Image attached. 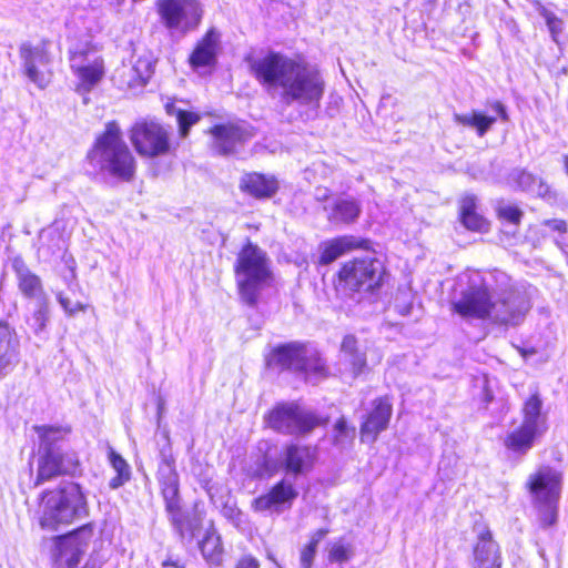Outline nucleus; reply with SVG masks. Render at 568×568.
<instances>
[{
    "label": "nucleus",
    "mask_w": 568,
    "mask_h": 568,
    "mask_svg": "<svg viewBox=\"0 0 568 568\" xmlns=\"http://www.w3.org/2000/svg\"><path fill=\"white\" fill-rule=\"evenodd\" d=\"M392 412V403L388 397L376 399L373 410L361 427L362 440L374 442L377 435L387 428Z\"/></svg>",
    "instance_id": "nucleus-21"
},
{
    "label": "nucleus",
    "mask_w": 568,
    "mask_h": 568,
    "mask_svg": "<svg viewBox=\"0 0 568 568\" xmlns=\"http://www.w3.org/2000/svg\"><path fill=\"white\" fill-rule=\"evenodd\" d=\"M516 183L520 189L528 192H541L542 184L540 180L534 176L531 173L526 171H519L516 173Z\"/></svg>",
    "instance_id": "nucleus-43"
},
{
    "label": "nucleus",
    "mask_w": 568,
    "mask_h": 568,
    "mask_svg": "<svg viewBox=\"0 0 568 568\" xmlns=\"http://www.w3.org/2000/svg\"><path fill=\"white\" fill-rule=\"evenodd\" d=\"M368 242L353 235H344L323 242L320 246V263L328 265L342 255L356 248H367Z\"/></svg>",
    "instance_id": "nucleus-24"
},
{
    "label": "nucleus",
    "mask_w": 568,
    "mask_h": 568,
    "mask_svg": "<svg viewBox=\"0 0 568 568\" xmlns=\"http://www.w3.org/2000/svg\"><path fill=\"white\" fill-rule=\"evenodd\" d=\"M297 496L298 491L294 485L286 479H282L267 494L255 498L252 507L255 511L280 514L284 509L290 508Z\"/></svg>",
    "instance_id": "nucleus-17"
},
{
    "label": "nucleus",
    "mask_w": 568,
    "mask_h": 568,
    "mask_svg": "<svg viewBox=\"0 0 568 568\" xmlns=\"http://www.w3.org/2000/svg\"><path fill=\"white\" fill-rule=\"evenodd\" d=\"M223 514L225 517L230 518L234 523H237L240 520V517L242 516V513L239 508L229 505H225V507L223 508Z\"/></svg>",
    "instance_id": "nucleus-50"
},
{
    "label": "nucleus",
    "mask_w": 568,
    "mask_h": 568,
    "mask_svg": "<svg viewBox=\"0 0 568 568\" xmlns=\"http://www.w3.org/2000/svg\"><path fill=\"white\" fill-rule=\"evenodd\" d=\"M168 112L176 114V119L179 122L180 134L182 138H185L189 134L190 128L200 121V115L194 112H187L183 110H175L173 105H166Z\"/></svg>",
    "instance_id": "nucleus-39"
},
{
    "label": "nucleus",
    "mask_w": 568,
    "mask_h": 568,
    "mask_svg": "<svg viewBox=\"0 0 568 568\" xmlns=\"http://www.w3.org/2000/svg\"><path fill=\"white\" fill-rule=\"evenodd\" d=\"M361 214V205L354 199H338L335 201L328 219L333 223H352Z\"/></svg>",
    "instance_id": "nucleus-33"
},
{
    "label": "nucleus",
    "mask_w": 568,
    "mask_h": 568,
    "mask_svg": "<svg viewBox=\"0 0 568 568\" xmlns=\"http://www.w3.org/2000/svg\"><path fill=\"white\" fill-rule=\"evenodd\" d=\"M23 72L27 78L39 89H44L51 81V73L48 70L50 55L45 43L30 45L24 43L20 48Z\"/></svg>",
    "instance_id": "nucleus-14"
},
{
    "label": "nucleus",
    "mask_w": 568,
    "mask_h": 568,
    "mask_svg": "<svg viewBox=\"0 0 568 568\" xmlns=\"http://www.w3.org/2000/svg\"><path fill=\"white\" fill-rule=\"evenodd\" d=\"M529 491L539 509V518L544 527L551 526L557 520V504L561 490V474L542 466L529 476Z\"/></svg>",
    "instance_id": "nucleus-7"
},
{
    "label": "nucleus",
    "mask_w": 568,
    "mask_h": 568,
    "mask_svg": "<svg viewBox=\"0 0 568 568\" xmlns=\"http://www.w3.org/2000/svg\"><path fill=\"white\" fill-rule=\"evenodd\" d=\"M213 149L220 154L233 153L237 145L251 138L247 130L235 124H219L210 130Z\"/></svg>",
    "instance_id": "nucleus-20"
},
{
    "label": "nucleus",
    "mask_w": 568,
    "mask_h": 568,
    "mask_svg": "<svg viewBox=\"0 0 568 568\" xmlns=\"http://www.w3.org/2000/svg\"><path fill=\"white\" fill-rule=\"evenodd\" d=\"M256 80L285 105L318 109L325 90L322 74L313 67L277 52L250 61Z\"/></svg>",
    "instance_id": "nucleus-2"
},
{
    "label": "nucleus",
    "mask_w": 568,
    "mask_h": 568,
    "mask_svg": "<svg viewBox=\"0 0 568 568\" xmlns=\"http://www.w3.org/2000/svg\"><path fill=\"white\" fill-rule=\"evenodd\" d=\"M267 423L278 433L304 435L313 430L320 424V419L295 404H281L270 413Z\"/></svg>",
    "instance_id": "nucleus-11"
},
{
    "label": "nucleus",
    "mask_w": 568,
    "mask_h": 568,
    "mask_svg": "<svg viewBox=\"0 0 568 568\" xmlns=\"http://www.w3.org/2000/svg\"><path fill=\"white\" fill-rule=\"evenodd\" d=\"M70 68L78 79L77 91L90 92L104 74L103 60L89 42H79L69 49Z\"/></svg>",
    "instance_id": "nucleus-9"
},
{
    "label": "nucleus",
    "mask_w": 568,
    "mask_h": 568,
    "mask_svg": "<svg viewBox=\"0 0 568 568\" xmlns=\"http://www.w3.org/2000/svg\"><path fill=\"white\" fill-rule=\"evenodd\" d=\"M165 509L169 513L172 525L181 539L183 541L191 542L195 537V532L201 528V517L195 514L182 511L180 508V500L175 501V507L173 509Z\"/></svg>",
    "instance_id": "nucleus-27"
},
{
    "label": "nucleus",
    "mask_w": 568,
    "mask_h": 568,
    "mask_svg": "<svg viewBox=\"0 0 568 568\" xmlns=\"http://www.w3.org/2000/svg\"><path fill=\"white\" fill-rule=\"evenodd\" d=\"M384 273L379 260L366 256L344 263L338 272V281L344 291L373 292L382 285Z\"/></svg>",
    "instance_id": "nucleus-8"
},
{
    "label": "nucleus",
    "mask_w": 568,
    "mask_h": 568,
    "mask_svg": "<svg viewBox=\"0 0 568 568\" xmlns=\"http://www.w3.org/2000/svg\"><path fill=\"white\" fill-rule=\"evenodd\" d=\"M18 342L7 325L0 324V378L17 359Z\"/></svg>",
    "instance_id": "nucleus-31"
},
{
    "label": "nucleus",
    "mask_w": 568,
    "mask_h": 568,
    "mask_svg": "<svg viewBox=\"0 0 568 568\" xmlns=\"http://www.w3.org/2000/svg\"><path fill=\"white\" fill-rule=\"evenodd\" d=\"M339 363L342 371L353 378L366 368V354L354 335H346L341 344Z\"/></svg>",
    "instance_id": "nucleus-22"
},
{
    "label": "nucleus",
    "mask_w": 568,
    "mask_h": 568,
    "mask_svg": "<svg viewBox=\"0 0 568 568\" xmlns=\"http://www.w3.org/2000/svg\"><path fill=\"white\" fill-rule=\"evenodd\" d=\"M39 513L41 527L57 530L60 525L85 517L88 505L78 484L64 483L59 489L43 494Z\"/></svg>",
    "instance_id": "nucleus-4"
},
{
    "label": "nucleus",
    "mask_w": 568,
    "mask_h": 568,
    "mask_svg": "<svg viewBox=\"0 0 568 568\" xmlns=\"http://www.w3.org/2000/svg\"><path fill=\"white\" fill-rule=\"evenodd\" d=\"M92 163L112 176L129 181L135 172V161L122 139L119 124L106 123L104 132L97 139L89 154Z\"/></svg>",
    "instance_id": "nucleus-3"
},
{
    "label": "nucleus",
    "mask_w": 568,
    "mask_h": 568,
    "mask_svg": "<svg viewBox=\"0 0 568 568\" xmlns=\"http://www.w3.org/2000/svg\"><path fill=\"white\" fill-rule=\"evenodd\" d=\"M520 353L524 357L528 356V355H532L535 354V349H520Z\"/></svg>",
    "instance_id": "nucleus-53"
},
{
    "label": "nucleus",
    "mask_w": 568,
    "mask_h": 568,
    "mask_svg": "<svg viewBox=\"0 0 568 568\" xmlns=\"http://www.w3.org/2000/svg\"><path fill=\"white\" fill-rule=\"evenodd\" d=\"M49 321V300L34 302V310L27 320L28 326L36 335H40Z\"/></svg>",
    "instance_id": "nucleus-36"
},
{
    "label": "nucleus",
    "mask_w": 568,
    "mask_h": 568,
    "mask_svg": "<svg viewBox=\"0 0 568 568\" xmlns=\"http://www.w3.org/2000/svg\"><path fill=\"white\" fill-rule=\"evenodd\" d=\"M36 430L39 434L41 447L44 452H47L48 448H57L55 444L63 439V437L69 433L68 428L55 426H38L36 427Z\"/></svg>",
    "instance_id": "nucleus-37"
},
{
    "label": "nucleus",
    "mask_w": 568,
    "mask_h": 568,
    "mask_svg": "<svg viewBox=\"0 0 568 568\" xmlns=\"http://www.w3.org/2000/svg\"><path fill=\"white\" fill-rule=\"evenodd\" d=\"M487 106L493 114H486L483 111L473 110L467 114H454V121L464 126L476 130L478 136H484L499 118L501 121L509 120L506 106L498 100L487 101Z\"/></svg>",
    "instance_id": "nucleus-15"
},
{
    "label": "nucleus",
    "mask_w": 568,
    "mask_h": 568,
    "mask_svg": "<svg viewBox=\"0 0 568 568\" xmlns=\"http://www.w3.org/2000/svg\"><path fill=\"white\" fill-rule=\"evenodd\" d=\"M90 532L91 530H89L87 526H83L72 534L58 537L54 552L57 560L65 562L68 568H74L80 562L84 547V542L80 541L79 536Z\"/></svg>",
    "instance_id": "nucleus-23"
},
{
    "label": "nucleus",
    "mask_w": 568,
    "mask_h": 568,
    "mask_svg": "<svg viewBox=\"0 0 568 568\" xmlns=\"http://www.w3.org/2000/svg\"><path fill=\"white\" fill-rule=\"evenodd\" d=\"M57 298H58V302L60 303V305L62 306V308L69 315H73L78 311L84 310V305L82 303L77 302V303L72 304L71 301L68 297H65L62 293H58Z\"/></svg>",
    "instance_id": "nucleus-45"
},
{
    "label": "nucleus",
    "mask_w": 568,
    "mask_h": 568,
    "mask_svg": "<svg viewBox=\"0 0 568 568\" xmlns=\"http://www.w3.org/2000/svg\"><path fill=\"white\" fill-rule=\"evenodd\" d=\"M134 73L135 69L132 63L123 64L122 68L116 71L120 84L130 89L145 85L146 83L144 81L135 79Z\"/></svg>",
    "instance_id": "nucleus-42"
},
{
    "label": "nucleus",
    "mask_w": 568,
    "mask_h": 568,
    "mask_svg": "<svg viewBox=\"0 0 568 568\" xmlns=\"http://www.w3.org/2000/svg\"><path fill=\"white\" fill-rule=\"evenodd\" d=\"M328 534V529L326 528H321V529H317L311 537V541H310V545L314 546L317 548V545L320 544V541Z\"/></svg>",
    "instance_id": "nucleus-51"
},
{
    "label": "nucleus",
    "mask_w": 568,
    "mask_h": 568,
    "mask_svg": "<svg viewBox=\"0 0 568 568\" xmlns=\"http://www.w3.org/2000/svg\"><path fill=\"white\" fill-rule=\"evenodd\" d=\"M542 434L544 433L539 430L521 424L507 435L505 446L514 453L526 454L532 448L536 438L540 437Z\"/></svg>",
    "instance_id": "nucleus-30"
},
{
    "label": "nucleus",
    "mask_w": 568,
    "mask_h": 568,
    "mask_svg": "<svg viewBox=\"0 0 568 568\" xmlns=\"http://www.w3.org/2000/svg\"><path fill=\"white\" fill-rule=\"evenodd\" d=\"M542 400L538 393L527 398L521 408L523 425L545 433L547 430V415L541 412Z\"/></svg>",
    "instance_id": "nucleus-29"
},
{
    "label": "nucleus",
    "mask_w": 568,
    "mask_h": 568,
    "mask_svg": "<svg viewBox=\"0 0 568 568\" xmlns=\"http://www.w3.org/2000/svg\"><path fill=\"white\" fill-rule=\"evenodd\" d=\"M240 189L255 199H267L276 193L278 183L274 176L253 172L241 178Z\"/></svg>",
    "instance_id": "nucleus-26"
},
{
    "label": "nucleus",
    "mask_w": 568,
    "mask_h": 568,
    "mask_svg": "<svg viewBox=\"0 0 568 568\" xmlns=\"http://www.w3.org/2000/svg\"><path fill=\"white\" fill-rule=\"evenodd\" d=\"M162 568H183L178 561H163Z\"/></svg>",
    "instance_id": "nucleus-52"
},
{
    "label": "nucleus",
    "mask_w": 568,
    "mask_h": 568,
    "mask_svg": "<svg viewBox=\"0 0 568 568\" xmlns=\"http://www.w3.org/2000/svg\"><path fill=\"white\" fill-rule=\"evenodd\" d=\"M565 166H566V171H567V174H568V155L566 156V160H565Z\"/></svg>",
    "instance_id": "nucleus-54"
},
{
    "label": "nucleus",
    "mask_w": 568,
    "mask_h": 568,
    "mask_svg": "<svg viewBox=\"0 0 568 568\" xmlns=\"http://www.w3.org/2000/svg\"><path fill=\"white\" fill-rule=\"evenodd\" d=\"M130 140L142 156L156 158L170 151L169 132L156 121L135 122L130 132Z\"/></svg>",
    "instance_id": "nucleus-10"
},
{
    "label": "nucleus",
    "mask_w": 568,
    "mask_h": 568,
    "mask_svg": "<svg viewBox=\"0 0 568 568\" xmlns=\"http://www.w3.org/2000/svg\"><path fill=\"white\" fill-rule=\"evenodd\" d=\"M316 554V547L307 545L301 552V567L311 568Z\"/></svg>",
    "instance_id": "nucleus-47"
},
{
    "label": "nucleus",
    "mask_w": 568,
    "mask_h": 568,
    "mask_svg": "<svg viewBox=\"0 0 568 568\" xmlns=\"http://www.w3.org/2000/svg\"><path fill=\"white\" fill-rule=\"evenodd\" d=\"M235 568H260V561L252 555H244L237 560Z\"/></svg>",
    "instance_id": "nucleus-49"
},
{
    "label": "nucleus",
    "mask_w": 568,
    "mask_h": 568,
    "mask_svg": "<svg viewBox=\"0 0 568 568\" xmlns=\"http://www.w3.org/2000/svg\"><path fill=\"white\" fill-rule=\"evenodd\" d=\"M131 63L135 69V79L144 81L146 83L153 73V61L151 57L140 55L133 58Z\"/></svg>",
    "instance_id": "nucleus-41"
},
{
    "label": "nucleus",
    "mask_w": 568,
    "mask_h": 568,
    "mask_svg": "<svg viewBox=\"0 0 568 568\" xmlns=\"http://www.w3.org/2000/svg\"><path fill=\"white\" fill-rule=\"evenodd\" d=\"M109 462L116 475L110 480L109 487L118 489L131 479V468L126 460L112 447L109 448Z\"/></svg>",
    "instance_id": "nucleus-35"
},
{
    "label": "nucleus",
    "mask_w": 568,
    "mask_h": 568,
    "mask_svg": "<svg viewBox=\"0 0 568 568\" xmlns=\"http://www.w3.org/2000/svg\"><path fill=\"white\" fill-rule=\"evenodd\" d=\"M335 432L337 433L336 440L341 442L343 437H352L355 430L354 428H348L346 420L344 418H339L335 424Z\"/></svg>",
    "instance_id": "nucleus-48"
},
{
    "label": "nucleus",
    "mask_w": 568,
    "mask_h": 568,
    "mask_svg": "<svg viewBox=\"0 0 568 568\" xmlns=\"http://www.w3.org/2000/svg\"><path fill=\"white\" fill-rule=\"evenodd\" d=\"M159 11L168 28L183 32L195 28L202 17L200 7L193 0H161Z\"/></svg>",
    "instance_id": "nucleus-12"
},
{
    "label": "nucleus",
    "mask_w": 568,
    "mask_h": 568,
    "mask_svg": "<svg viewBox=\"0 0 568 568\" xmlns=\"http://www.w3.org/2000/svg\"><path fill=\"white\" fill-rule=\"evenodd\" d=\"M234 272L241 300L254 306L272 275L266 253L257 245L247 242L237 255Z\"/></svg>",
    "instance_id": "nucleus-5"
},
{
    "label": "nucleus",
    "mask_w": 568,
    "mask_h": 568,
    "mask_svg": "<svg viewBox=\"0 0 568 568\" xmlns=\"http://www.w3.org/2000/svg\"><path fill=\"white\" fill-rule=\"evenodd\" d=\"M353 556V548L349 544L343 541L333 542L328 549V561L343 564L348 561Z\"/></svg>",
    "instance_id": "nucleus-40"
},
{
    "label": "nucleus",
    "mask_w": 568,
    "mask_h": 568,
    "mask_svg": "<svg viewBox=\"0 0 568 568\" xmlns=\"http://www.w3.org/2000/svg\"><path fill=\"white\" fill-rule=\"evenodd\" d=\"M544 17L554 40H556L557 34L560 33L562 29V21L558 19L554 13L548 11L545 12Z\"/></svg>",
    "instance_id": "nucleus-46"
},
{
    "label": "nucleus",
    "mask_w": 568,
    "mask_h": 568,
    "mask_svg": "<svg viewBox=\"0 0 568 568\" xmlns=\"http://www.w3.org/2000/svg\"><path fill=\"white\" fill-rule=\"evenodd\" d=\"M457 285L460 291L452 300V308L464 318L483 320L508 329L521 325L531 308L528 287L500 271L488 276L467 272L458 277Z\"/></svg>",
    "instance_id": "nucleus-1"
},
{
    "label": "nucleus",
    "mask_w": 568,
    "mask_h": 568,
    "mask_svg": "<svg viewBox=\"0 0 568 568\" xmlns=\"http://www.w3.org/2000/svg\"><path fill=\"white\" fill-rule=\"evenodd\" d=\"M316 460V452L310 446L290 444L280 456V467L294 477L310 473Z\"/></svg>",
    "instance_id": "nucleus-16"
},
{
    "label": "nucleus",
    "mask_w": 568,
    "mask_h": 568,
    "mask_svg": "<svg viewBox=\"0 0 568 568\" xmlns=\"http://www.w3.org/2000/svg\"><path fill=\"white\" fill-rule=\"evenodd\" d=\"M12 270L16 275L18 290L23 297L33 303L49 300L42 280L29 268L21 257L12 258Z\"/></svg>",
    "instance_id": "nucleus-19"
},
{
    "label": "nucleus",
    "mask_w": 568,
    "mask_h": 568,
    "mask_svg": "<svg viewBox=\"0 0 568 568\" xmlns=\"http://www.w3.org/2000/svg\"><path fill=\"white\" fill-rule=\"evenodd\" d=\"M460 219L462 223L471 231H487V221L476 211V197L474 195H465L460 201Z\"/></svg>",
    "instance_id": "nucleus-32"
},
{
    "label": "nucleus",
    "mask_w": 568,
    "mask_h": 568,
    "mask_svg": "<svg viewBox=\"0 0 568 568\" xmlns=\"http://www.w3.org/2000/svg\"><path fill=\"white\" fill-rule=\"evenodd\" d=\"M219 42L220 34L214 29L209 30L190 57L191 64L194 68L213 65L216 61Z\"/></svg>",
    "instance_id": "nucleus-28"
},
{
    "label": "nucleus",
    "mask_w": 568,
    "mask_h": 568,
    "mask_svg": "<svg viewBox=\"0 0 568 568\" xmlns=\"http://www.w3.org/2000/svg\"><path fill=\"white\" fill-rule=\"evenodd\" d=\"M498 214L500 217L507 220L513 224L519 223L523 212L515 205L504 204L498 207Z\"/></svg>",
    "instance_id": "nucleus-44"
},
{
    "label": "nucleus",
    "mask_w": 568,
    "mask_h": 568,
    "mask_svg": "<svg viewBox=\"0 0 568 568\" xmlns=\"http://www.w3.org/2000/svg\"><path fill=\"white\" fill-rule=\"evenodd\" d=\"M77 459L73 455L64 456L60 448H48L39 458L36 486L43 484L59 475L71 473L77 467Z\"/></svg>",
    "instance_id": "nucleus-18"
},
{
    "label": "nucleus",
    "mask_w": 568,
    "mask_h": 568,
    "mask_svg": "<svg viewBox=\"0 0 568 568\" xmlns=\"http://www.w3.org/2000/svg\"><path fill=\"white\" fill-rule=\"evenodd\" d=\"M165 444L160 448V464L158 468V480L161 486L165 508L173 509L179 498V475L175 468V457L172 452L169 434H163Z\"/></svg>",
    "instance_id": "nucleus-13"
},
{
    "label": "nucleus",
    "mask_w": 568,
    "mask_h": 568,
    "mask_svg": "<svg viewBox=\"0 0 568 568\" xmlns=\"http://www.w3.org/2000/svg\"><path fill=\"white\" fill-rule=\"evenodd\" d=\"M267 363L270 366L302 373L311 383H317L326 376L325 362L317 351L300 343L276 347L271 353Z\"/></svg>",
    "instance_id": "nucleus-6"
},
{
    "label": "nucleus",
    "mask_w": 568,
    "mask_h": 568,
    "mask_svg": "<svg viewBox=\"0 0 568 568\" xmlns=\"http://www.w3.org/2000/svg\"><path fill=\"white\" fill-rule=\"evenodd\" d=\"M541 232L545 236H551L556 245L561 246V237L567 233V223L564 220H545L541 223Z\"/></svg>",
    "instance_id": "nucleus-38"
},
{
    "label": "nucleus",
    "mask_w": 568,
    "mask_h": 568,
    "mask_svg": "<svg viewBox=\"0 0 568 568\" xmlns=\"http://www.w3.org/2000/svg\"><path fill=\"white\" fill-rule=\"evenodd\" d=\"M200 550L206 561L219 565L222 561L223 546L220 535L211 527L200 541Z\"/></svg>",
    "instance_id": "nucleus-34"
},
{
    "label": "nucleus",
    "mask_w": 568,
    "mask_h": 568,
    "mask_svg": "<svg viewBox=\"0 0 568 568\" xmlns=\"http://www.w3.org/2000/svg\"><path fill=\"white\" fill-rule=\"evenodd\" d=\"M501 558L498 545L493 540L491 532L486 530L478 537L474 548L473 568H500Z\"/></svg>",
    "instance_id": "nucleus-25"
}]
</instances>
